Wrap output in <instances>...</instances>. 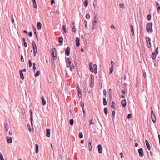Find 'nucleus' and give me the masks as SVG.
Listing matches in <instances>:
<instances>
[{"label":"nucleus","mask_w":160,"mask_h":160,"mask_svg":"<svg viewBox=\"0 0 160 160\" xmlns=\"http://www.w3.org/2000/svg\"><path fill=\"white\" fill-rule=\"evenodd\" d=\"M89 66L90 67V71L92 72H93L94 71V73L95 74H96L97 73V65L96 64H94L93 65V69L92 67V63L91 62H90L89 64Z\"/></svg>","instance_id":"obj_1"},{"label":"nucleus","mask_w":160,"mask_h":160,"mask_svg":"<svg viewBox=\"0 0 160 160\" xmlns=\"http://www.w3.org/2000/svg\"><path fill=\"white\" fill-rule=\"evenodd\" d=\"M152 23H150L147 24L146 28L148 32H150L151 33L152 32Z\"/></svg>","instance_id":"obj_2"},{"label":"nucleus","mask_w":160,"mask_h":160,"mask_svg":"<svg viewBox=\"0 0 160 160\" xmlns=\"http://www.w3.org/2000/svg\"><path fill=\"white\" fill-rule=\"evenodd\" d=\"M158 48L157 47L155 50L154 52H152V58L153 59L156 58V55L158 54Z\"/></svg>","instance_id":"obj_3"},{"label":"nucleus","mask_w":160,"mask_h":160,"mask_svg":"<svg viewBox=\"0 0 160 160\" xmlns=\"http://www.w3.org/2000/svg\"><path fill=\"white\" fill-rule=\"evenodd\" d=\"M147 45L148 47L149 48L151 47V44L150 41V38L148 37H146V38Z\"/></svg>","instance_id":"obj_4"},{"label":"nucleus","mask_w":160,"mask_h":160,"mask_svg":"<svg viewBox=\"0 0 160 160\" xmlns=\"http://www.w3.org/2000/svg\"><path fill=\"white\" fill-rule=\"evenodd\" d=\"M151 118L152 122L155 123L156 120V118L155 114L152 110L151 111Z\"/></svg>","instance_id":"obj_5"},{"label":"nucleus","mask_w":160,"mask_h":160,"mask_svg":"<svg viewBox=\"0 0 160 160\" xmlns=\"http://www.w3.org/2000/svg\"><path fill=\"white\" fill-rule=\"evenodd\" d=\"M92 138H89L88 140V146L89 148V150L91 151L92 150Z\"/></svg>","instance_id":"obj_6"},{"label":"nucleus","mask_w":160,"mask_h":160,"mask_svg":"<svg viewBox=\"0 0 160 160\" xmlns=\"http://www.w3.org/2000/svg\"><path fill=\"white\" fill-rule=\"evenodd\" d=\"M138 152L139 156L140 157H142L144 155V153L142 148H141L138 150Z\"/></svg>","instance_id":"obj_7"},{"label":"nucleus","mask_w":160,"mask_h":160,"mask_svg":"<svg viewBox=\"0 0 160 160\" xmlns=\"http://www.w3.org/2000/svg\"><path fill=\"white\" fill-rule=\"evenodd\" d=\"M50 52L52 56L56 55V50L55 48L50 50Z\"/></svg>","instance_id":"obj_8"},{"label":"nucleus","mask_w":160,"mask_h":160,"mask_svg":"<svg viewBox=\"0 0 160 160\" xmlns=\"http://www.w3.org/2000/svg\"><path fill=\"white\" fill-rule=\"evenodd\" d=\"M6 139L8 143L10 144L12 143V137H8L7 136L6 137Z\"/></svg>","instance_id":"obj_9"},{"label":"nucleus","mask_w":160,"mask_h":160,"mask_svg":"<svg viewBox=\"0 0 160 160\" xmlns=\"http://www.w3.org/2000/svg\"><path fill=\"white\" fill-rule=\"evenodd\" d=\"M70 48L69 47H67L65 52V54L67 56H69L70 55Z\"/></svg>","instance_id":"obj_10"},{"label":"nucleus","mask_w":160,"mask_h":160,"mask_svg":"<svg viewBox=\"0 0 160 160\" xmlns=\"http://www.w3.org/2000/svg\"><path fill=\"white\" fill-rule=\"evenodd\" d=\"M98 152L99 154H101L102 152V146L100 144H98Z\"/></svg>","instance_id":"obj_11"},{"label":"nucleus","mask_w":160,"mask_h":160,"mask_svg":"<svg viewBox=\"0 0 160 160\" xmlns=\"http://www.w3.org/2000/svg\"><path fill=\"white\" fill-rule=\"evenodd\" d=\"M9 126L7 123H5L4 124V128L6 132H8Z\"/></svg>","instance_id":"obj_12"},{"label":"nucleus","mask_w":160,"mask_h":160,"mask_svg":"<svg viewBox=\"0 0 160 160\" xmlns=\"http://www.w3.org/2000/svg\"><path fill=\"white\" fill-rule=\"evenodd\" d=\"M145 143L147 147V148L149 150H150L151 149V147L150 144L149 143L148 141L147 140H145Z\"/></svg>","instance_id":"obj_13"},{"label":"nucleus","mask_w":160,"mask_h":160,"mask_svg":"<svg viewBox=\"0 0 160 160\" xmlns=\"http://www.w3.org/2000/svg\"><path fill=\"white\" fill-rule=\"evenodd\" d=\"M79 41V39L78 37H77L76 39V43L77 47H78L80 45Z\"/></svg>","instance_id":"obj_14"},{"label":"nucleus","mask_w":160,"mask_h":160,"mask_svg":"<svg viewBox=\"0 0 160 160\" xmlns=\"http://www.w3.org/2000/svg\"><path fill=\"white\" fill-rule=\"evenodd\" d=\"M126 101L125 99L123 100L121 102V104L122 106L125 108L126 106Z\"/></svg>","instance_id":"obj_15"},{"label":"nucleus","mask_w":160,"mask_h":160,"mask_svg":"<svg viewBox=\"0 0 160 160\" xmlns=\"http://www.w3.org/2000/svg\"><path fill=\"white\" fill-rule=\"evenodd\" d=\"M30 120L32 126V121H33V117L32 116V112L31 110H30Z\"/></svg>","instance_id":"obj_16"},{"label":"nucleus","mask_w":160,"mask_h":160,"mask_svg":"<svg viewBox=\"0 0 160 160\" xmlns=\"http://www.w3.org/2000/svg\"><path fill=\"white\" fill-rule=\"evenodd\" d=\"M46 136L48 137H49L50 136V130L49 129H47L46 130Z\"/></svg>","instance_id":"obj_17"},{"label":"nucleus","mask_w":160,"mask_h":160,"mask_svg":"<svg viewBox=\"0 0 160 160\" xmlns=\"http://www.w3.org/2000/svg\"><path fill=\"white\" fill-rule=\"evenodd\" d=\"M130 29L131 30V32L132 33V36H134V28L133 27V25L131 24L130 25Z\"/></svg>","instance_id":"obj_18"},{"label":"nucleus","mask_w":160,"mask_h":160,"mask_svg":"<svg viewBox=\"0 0 160 160\" xmlns=\"http://www.w3.org/2000/svg\"><path fill=\"white\" fill-rule=\"evenodd\" d=\"M19 73L20 74L21 78L22 80H23L24 79V76L23 73L22 72V71H21V70H20L19 71Z\"/></svg>","instance_id":"obj_19"},{"label":"nucleus","mask_w":160,"mask_h":160,"mask_svg":"<svg viewBox=\"0 0 160 160\" xmlns=\"http://www.w3.org/2000/svg\"><path fill=\"white\" fill-rule=\"evenodd\" d=\"M42 28V24L40 22H38L37 23V28L38 30H40Z\"/></svg>","instance_id":"obj_20"},{"label":"nucleus","mask_w":160,"mask_h":160,"mask_svg":"<svg viewBox=\"0 0 160 160\" xmlns=\"http://www.w3.org/2000/svg\"><path fill=\"white\" fill-rule=\"evenodd\" d=\"M41 99L42 100V104L43 105H45L46 104V102L43 96L41 97Z\"/></svg>","instance_id":"obj_21"},{"label":"nucleus","mask_w":160,"mask_h":160,"mask_svg":"<svg viewBox=\"0 0 160 160\" xmlns=\"http://www.w3.org/2000/svg\"><path fill=\"white\" fill-rule=\"evenodd\" d=\"M115 102L114 101H112L111 102V107L114 109V110L116 109V108L115 107Z\"/></svg>","instance_id":"obj_22"},{"label":"nucleus","mask_w":160,"mask_h":160,"mask_svg":"<svg viewBox=\"0 0 160 160\" xmlns=\"http://www.w3.org/2000/svg\"><path fill=\"white\" fill-rule=\"evenodd\" d=\"M104 111L105 113V114L106 115L108 114V108L107 107H105L104 108Z\"/></svg>","instance_id":"obj_23"},{"label":"nucleus","mask_w":160,"mask_h":160,"mask_svg":"<svg viewBox=\"0 0 160 160\" xmlns=\"http://www.w3.org/2000/svg\"><path fill=\"white\" fill-rule=\"evenodd\" d=\"M103 105L104 106H106L107 105V102L106 100V99L105 98H104L103 99Z\"/></svg>","instance_id":"obj_24"},{"label":"nucleus","mask_w":160,"mask_h":160,"mask_svg":"<svg viewBox=\"0 0 160 160\" xmlns=\"http://www.w3.org/2000/svg\"><path fill=\"white\" fill-rule=\"evenodd\" d=\"M33 2L34 8L35 9L37 8V7L36 4V1H33Z\"/></svg>","instance_id":"obj_25"},{"label":"nucleus","mask_w":160,"mask_h":160,"mask_svg":"<svg viewBox=\"0 0 160 160\" xmlns=\"http://www.w3.org/2000/svg\"><path fill=\"white\" fill-rule=\"evenodd\" d=\"M40 73V71L39 70L38 71L35 73L34 74V76L35 77L38 76L39 75Z\"/></svg>","instance_id":"obj_26"},{"label":"nucleus","mask_w":160,"mask_h":160,"mask_svg":"<svg viewBox=\"0 0 160 160\" xmlns=\"http://www.w3.org/2000/svg\"><path fill=\"white\" fill-rule=\"evenodd\" d=\"M35 148H36V152L37 153L38 152V144H36L35 145Z\"/></svg>","instance_id":"obj_27"},{"label":"nucleus","mask_w":160,"mask_h":160,"mask_svg":"<svg viewBox=\"0 0 160 160\" xmlns=\"http://www.w3.org/2000/svg\"><path fill=\"white\" fill-rule=\"evenodd\" d=\"M97 20L96 17L94 19V20L93 22V24H97Z\"/></svg>","instance_id":"obj_28"},{"label":"nucleus","mask_w":160,"mask_h":160,"mask_svg":"<svg viewBox=\"0 0 160 160\" xmlns=\"http://www.w3.org/2000/svg\"><path fill=\"white\" fill-rule=\"evenodd\" d=\"M63 41V39L62 38H59L58 42L60 43H62Z\"/></svg>","instance_id":"obj_29"},{"label":"nucleus","mask_w":160,"mask_h":160,"mask_svg":"<svg viewBox=\"0 0 160 160\" xmlns=\"http://www.w3.org/2000/svg\"><path fill=\"white\" fill-rule=\"evenodd\" d=\"M67 62V66L68 67H69L70 66V65L71 64V61L70 60H69V61L67 62Z\"/></svg>","instance_id":"obj_30"},{"label":"nucleus","mask_w":160,"mask_h":160,"mask_svg":"<svg viewBox=\"0 0 160 160\" xmlns=\"http://www.w3.org/2000/svg\"><path fill=\"white\" fill-rule=\"evenodd\" d=\"M57 59V56H56V55H55L54 56H52L51 60L54 61V60H55Z\"/></svg>","instance_id":"obj_31"},{"label":"nucleus","mask_w":160,"mask_h":160,"mask_svg":"<svg viewBox=\"0 0 160 160\" xmlns=\"http://www.w3.org/2000/svg\"><path fill=\"white\" fill-rule=\"evenodd\" d=\"M69 67H70V70L71 71H72V69L74 68V66L73 64L70 65Z\"/></svg>","instance_id":"obj_32"},{"label":"nucleus","mask_w":160,"mask_h":160,"mask_svg":"<svg viewBox=\"0 0 160 160\" xmlns=\"http://www.w3.org/2000/svg\"><path fill=\"white\" fill-rule=\"evenodd\" d=\"M70 124L71 125H73L74 123V120L73 119H71L69 121Z\"/></svg>","instance_id":"obj_33"},{"label":"nucleus","mask_w":160,"mask_h":160,"mask_svg":"<svg viewBox=\"0 0 160 160\" xmlns=\"http://www.w3.org/2000/svg\"><path fill=\"white\" fill-rule=\"evenodd\" d=\"M72 32H75L76 31V30L75 27V25H73L72 27Z\"/></svg>","instance_id":"obj_34"},{"label":"nucleus","mask_w":160,"mask_h":160,"mask_svg":"<svg viewBox=\"0 0 160 160\" xmlns=\"http://www.w3.org/2000/svg\"><path fill=\"white\" fill-rule=\"evenodd\" d=\"M94 82V81L91 80V82L90 84V87L92 88L93 86Z\"/></svg>","instance_id":"obj_35"},{"label":"nucleus","mask_w":160,"mask_h":160,"mask_svg":"<svg viewBox=\"0 0 160 160\" xmlns=\"http://www.w3.org/2000/svg\"><path fill=\"white\" fill-rule=\"evenodd\" d=\"M79 137L80 138H82L83 137V134H82V132H80L79 133Z\"/></svg>","instance_id":"obj_36"},{"label":"nucleus","mask_w":160,"mask_h":160,"mask_svg":"<svg viewBox=\"0 0 160 160\" xmlns=\"http://www.w3.org/2000/svg\"><path fill=\"white\" fill-rule=\"evenodd\" d=\"M119 6L121 8H125V5L123 3H120L119 4Z\"/></svg>","instance_id":"obj_37"},{"label":"nucleus","mask_w":160,"mask_h":160,"mask_svg":"<svg viewBox=\"0 0 160 160\" xmlns=\"http://www.w3.org/2000/svg\"><path fill=\"white\" fill-rule=\"evenodd\" d=\"M97 27V24H93V26L92 27V29L94 30L96 29Z\"/></svg>","instance_id":"obj_38"},{"label":"nucleus","mask_w":160,"mask_h":160,"mask_svg":"<svg viewBox=\"0 0 160 160\" xmlns=\"http://www.w3.org/2000/svg\"><path fill=\"white\" fill-rule=\"evenodd\" d=\"M90 79L91 81L92 80L93 81H94V76L92 74H91L90 75Z\"/></svg>","instance_id":"obj_39"},{"label":"nucleus","mask_w":160,"mask_h":160,"mask_svg":"<svg viewBox=\"0 0 160 160\" xmlns=\"http://www.w3.org/2000/svg\"><path fill=\"white\" fill-rule=\"evenodd\" d=\"M156 5L157 6H160V1H159V2H158V1H156L155 2Z\"/></svg>","instance_id":"obj_40"},{"label":"nucleus","mask_w":160,"mask_h":160,"mask_svg":"<svg viewBox=\"0 0 160 160\" xmlns=\"http://www.w3.org/2000/svg\"><path fill=\"white\" fill-rule=\"evenodd\" d=\"M32 66V64L31 62V60H29V66L30 67H31Z\"/></svg>","instance_id":"obj_41"},{"label":"nucleus","mask_w":160,"mask_h":160,"mask_svg":"<svg viewBox=\"0 0 160 160\" xmlns=\"http://www.w3.org/2000/svg\"><path fill=\"white\" fill-rule=\"evenodd\" d=\"M93 5L94 8L97 5V1H94L93 2Z\"/></svg>","instance_id":"obj_42"},{"label":"nucleus","mask_w":160,"mask_h":160,"mask_svg":"<svg viewBox=\"0 0 160 160\" xmlns=\"http://www.w3.org/2000/svg\"><path fill=\"white\" fill-rule=\"evenodd\" d=\"M132 117V115L131 114H129L127 116V118L128 119H130Z\"/></svg>","instance_id":"obj_43"},{"label":"nucleus","mask_w":160,"mask_h":160,"mask_svg":"<svg viewBox=\"0 0 160 160\" xmlns=\"http://www.w3.org/2000/svg\"><path fill=\"white\" fill-rule=\"evenodd\" d=\"M147 18L148 20H150L151 19V15H148Z\"/></svg>","instance_id":"obj_44"},{"label":"nucleus","mask_w":160,"mask_h":160,"mask_svg":"<svg viewBox=\"0 0 160 160\" xmlns=\"http://www.w3.org/2000/svg\"><path fill=\"white\" fill-rule=\"evenodd\" d=\"M113 70V67H111L110 68L109 74H111Z\"/></svg>","instance_id":"obj_45"},{"label":"nucleus","mask_w":160,"mask_h":160,"mask_svg":"<svg viewBox=\"0 0 160 160\" xmlns=\"http://www.w3.org/2000/svg\"><path fill=\"white\" fill-rule=\"evenodd\" d=\"M63 30L64 31V32L65 33L66 32V26L65 25H63L62 26Z\"/></svg>","instance_id":"obj_46"},{"label":"nucleus","mask_w":160,"mask_h":160,"mask_svg":"<svg viewBox=\"0 0 160 160\" xmlns=\"http://www.w3.org/2000/svg\"><path fill=\"white\" fill-rule=\"evenodd\" d=\"M88 3L87 1H85L84 2V5L85 7H87L88 5Z\"/></svg>","instance_id":"obj_47"},{"label":"nucleus","mask_w":160,"mask_h":160,"mask_svg":"<svg viewBox=\"0 0 160 160\" xmlns=\"http://www.w3.org/2000/svg\"><path fill=\"white\" fill-rule=\"evenodd\" d=\"M81 106L82 107V109H84V103L81 102Z\"/></svg>","instance_id":"obj_48"},{"label":"nucleus","mask_w":160,"mask_h":160,"mask_svg":"<svg viewBox=\"0 0 160 160\" xmlns=\"http://www.w3.org/2000/svg\"><path fill=\"white\" fill-rule=\"evenodd\" d=\"M34 33L35 34L36 37L37 39H38L37 36V32H36V29L35 28V27L34 28Z\"/></svg>","instance_id":"obj_49"},{"label":"nucleus","mask_w":160,"mask_h":160,"mask_svg":"<svg viewBox=\"0 0 160 160\" xmlns=\"http://www.w3.org/2000/svg\"><path fill=\"white\" fill-rule=\"evenodd\" d=\"M86 18L87 19H89L90 18V16L89 14H87L86 15Z\"/></svg>","instance_id":"obj_50"},{"label":"nucleus","mask_w":160,"mask_h":160,"mask_svg":"<svg viewBox=\"0 0 160 160\" xmlns=\"http://www.w3.org/2000/svg\"><path fill=\"white\" fill-rule=\"evenodd\" d=\"M27 127H28V128L29 131L30 132H31V131L32 130H31V128H30V125L28 124H27Z\"/></svg>","instance_id":"obj_51"},{"label":"nucleus","mask_w":160,"mask_h":160,"mask_svg":"<svg viewBox=\"0 0 160 160\" xmlns=\"http://www.w3.org/2000/svg\"><path fill=\"white\" fill-rule=\"evenodd\" d=\"M0 160H4L3 155L2 154L0 155Z\"/></svg>","instance_id":"obj_52"},{"label":"nucleus","mask_w":160,"mask_h":160,"mask_svg":"<svg viewBox=\"0 0 160 160\" xmlns=\"http://www.w3.org/2000/svg\"><path fill=\"white\" fill-rule=\"evenodd\" d=\"M103 95L104 96H106V94H107V92H106V90L104 89L103 90Z\"/></svg>","instance_id":"obj_53"},{"label":"nucleus","mask_w":160,"mask_h":160,"mask_svg":"<svg viewBox=\"0 0 160 160\" xmlns=\"http://www.w3.org/2000/svg\"><path fill=\"white\" fill-rule=\"evenodd\" d=\"M89 122H90V125L91 124H93V119H92L91 120L89 121Z\"/></svg>","instance_id":"obj_54"},{"label":"nucleus","mask_w":160,"mask_h":160,"mask_svg":"<svg viewBox=\"0 0 160 160\" xmlns=\"http://www.w3.org/2000/svg\"><path fill=\"white\" fill-rule=\"evenodd\" d=\"M21 61L22 62H24V58H23V56L22 55H21Z\"/></svg>","instance_id":"obj_55"},{"label":"nucleus","mask_w":160,"mask_h":160,"mask_svg":"<svg viewBox=\"0 0 160 160\" xmlns=\"http://www.w3.org/2000/svg\"><path fill=\"white\" fill-rule=\"evenodd\" d=\"M37 52V50H33V54L34 56H35Z\"/></svg>","instance_id":"obj_56"},{"label":"nucleus","mask_w":160,"mask_h":160,"mask_svg":"<svg viewBox=\"0 0 160 160\" xmlns=\"http://www.w3.org/2000/svg\"><path fill=\"white\" fill-rule=\"evenodd\" d=\"M112 114L113 116V118H114V116L115 114V112L114 111H112Z\"/></svg>","instance_id":"obj_57"},{"label":"nucleus","mask_w":160,"mask_h":160,"mask_svg":"<svg viewBox=\"0 0 160 160\" xmlns=\"http://www.w3.org/2000/svg\"><path fill=\"white\" fill-rule=\"evenodd\" d=\"M115 64L114 62L113 61H111V67H113V65Z\"/></svg>","instance_id":"obj_58"},{"label":"nucleus","mask_w":160,"mask_h":160,"mask_svg":"<svg viewBox=\"0 0 160 160\" xmlns=\"http://www.w3.org/2000/svg\"><path fill=\"white\" fill-rule=\"evenodd\" d=\"M32 46H35V45H36V43L34 41H32Z\"/></svg>","instance_id":"obj_59"},{"label":"nucleus","mask_w":160,"mask_h":160,"mask_svg":"<svg viewBox=\"0 0 160 160\" xmlns=\"http://www.w3.org/2000/svg\"><path fill=\"white\" fill-rule=\"evenodd\" d=\"M157 11L158 12H160V6H159L157 8Z\"/></svg>","instance_id":"obj_60"},{"label":"nucleus","mask_w":160,"mask_h":160,"mask_svg":"<svg viewBox=\"0 0 160 160\" xmlns=\"http://www.w3.org/2000/svg\"><path fill=\"white\" fill-rule=\"evenodd\" d=\"M32 47L33 50H37V48L36 45H35V46H32Z\"/></svg>","instance_id":"obj_61"},{"label":"nucleus","mask_w":160,"mask_h":160,"mask_svg":"<svg viewBox=\"0 0 160 160\" xmlns=\"http://www.w3.org/2000/svg\"><path fill=\"white\" fill-rule=\"evenodd\" d=\"M110 28H113L114 29H115V27L114 26V25L113 24H111V25L110 26Z\"/></svg>","instance_id":"obj_62"},{"label":"nucleus","mask_w":160,"mask_h":160,"mask_svg":"<svg viewBox=\"0 0 160 160\" xmlns=\"http://www.w3.org/2000/svg\"><path fill=\"white\" fill-rule=\"evenodd\" d=\"M32 32H29V33H28V36L31 37L32 36Z\"/></svg>","instance_id":"obj_63"},{"label":"nucleus","mask_w":160,"mask_h":160,"mask_svg":"<svg viewBox=\"0 0 160 160\" xmlns=\"http://www.w3.org/2000/svg\"><path fill=\"white\" fill-rule=\"evenodd\" d=\"M158 136L159 139V144L160 145V135L158 134Z\"/></svg>","instance_id":"obj_64"}]
</instances>
